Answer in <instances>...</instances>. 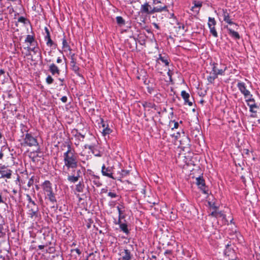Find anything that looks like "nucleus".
<instances>
[{"label":"nucleus","mask_w":260,"mask_h":260,"mask_svg":"<svg viewBox=\"0 0 260 260\" xmlns=\"http://www.w3.org/2000/svg\"><path fill=\"white\" fill-rule=\"evenodd\" d=\"M136 183H133L131 181V214H134L136 218L137 219L138 217L141 215V211L140 209H141V205L139 203V198L142 196L145 197V186L143 184L141 178L139 176L136 177Z\"/></svg>","instance_id":"f257e3e1"},{"label":"nucleus","mask_w":260,"mask_h":260,"mask_svg":"<svg viewBox=\"0 0 260 260\" xmlns=\"http://www.w3.org/2000/svg\"><path fill=\"white\" fill-rule=\"evenodd\" d=\"M34 183L33 177H32L28 181L27 186L30 187Z\"/></svg>","instance_id":"de8ad7c7"},{"label":"nucleus","mask_w":260,"mask_h":260,"mask_svg":"<svg viewBox=\"0 0 260 260\" xmlns=\"http://www.w3.org/2000/svg\"><path fill=\"white\" fill-rule=\"evenodd\" d=\"M196 184L198 186V188L202 191L203 193L205 194H209L208 187L206 185L205 181L203 176H200L196 178Z\"/></svg>","instance_id":"20e7f679"},{"label":"nucleus","mask_w":260,"mask_h":260,"mask_svg":"<svg viewBox=\"0 0 260 260\" xmlns=\"http://www.w3.org/2000/svg\"><path fill=\"white\" fill-rule=\"evenodd\" d=\"M7 9L9 10V13H12V12H13V11H14L13 8H12V7H8L7 8Z\"/></svg>","instance_id":"69168bd1"},{"label":"nucleus","mask_w":260,"mask_h":260,"mask_svg":"<svg viewBox=\"0 0 260 260\" xmlns=\"http://www.w3.org/2000/svg\"><path fill=\"white\" fill-rule=\"evenodd\" d=\"M133 106L134 108H136L137 107L140 106L139 103H137V101L135 102V103L133 104Z\"/></svg>","instance_id":"bf43d9fd"},{"label":"nucleus","mask_w":260,"mask_h":260,"mask_svg":"<svg viewBox=\"0 0 260 260\" xmlns=\"http://www.w3.org/2000/svg\"><path fill=\"white\" fill-rule=\"evenodd\" d=\"M172 73L171 72V70L169 69L168 72H167V75L168 76H169L170 80L172 79Z\"/></svg>","instance_id":"4d7b16f0"},{"label":"nucleus","mask_w":260,"mask_h":260,"mask_svg":"<svg viewBox=\"0 0 260 260\" xmlns=\"http://www.w3.org/2000/svg\"><path fill=\"white\" fill-rule=\"evenodd\" d=\"M224 254L228 257V260H236L237 258L235 251L232 247L231 242L225 245V249L224 250Z\"/></svg>","instance_id":"7ed1b4c3"},{"label":"nucleus","mask_w":260,"mask_h":260,"mask_svg":"<svg viewBox=\"0 0 260 260\" xmlns=\"http://www.w3.org/2000/svg\"><path fill=\"white\" fill-rule=\"evenodd\" d=\"M122 256L121 258L122 260H129L130 259V252L128 250L125 249L121 253Z\"/></svg>","instance_id":"5701e85b"},{"label":"nucleus","mask_w":260,"mask_h":260,"mask_svg":"<svg viewBox=\"0 0 260 260\" xmlns=\"http://www.w3.org/2000/svg\"><path fill=\"white\" fill-rule=\"evenodd\" d=\"M61 101L63 102V103H66L67 101V97L66 96H62L61 98Z\"/></svg>","instance_id":"6e6d98bb"},{"label":"nucleus","mask_w":260,"mask_h":260,"mask_svg":"<svg viewBox=\"0 0 260 260\" xmlns=\"http://www.w3.org/2000/svg\"><path fill=\"white\" fill-rule=\"evenodd\" d=\"M74 251L76 252L79 255H80L81 253V250L78 248H76V249L72 250V252H73Z\"/></svg>","instance_id":"864d4df0"},{"label":"nucleus","mask_w":260,"mask_h":260,"mask_svg":"<svg viewBox=\"0 0 260 260\" xmlns=\"http://www.w3.org/2000/svg\"><path fill=\"white\" fill-rule=\"evenodd\" d=\"M42 187L43 189L44 194L53 191L52 184L48 180L45 181L42 184Z\"/></svg>","instance_id":"9b49d317"},{"label":"nucleus","mask_w":260,"mask_h":260,"mask_svg":"<svg viewBox=\"0 0 260 260\" xmlns=\"http://www.w3.org/2000/svg\"><path fill=\"white\" fill-rule=\"evenodd\" d=\"M117 23L119 25H122L124 24V20L121 16H117L116 17Z\"/></svg>","instance_id":"4c0bfd02"},{"label":"nucleus","mask_w":260,"mask_h":260,"mask_svg":"<svg viewBox=\"0 0 260 260\" xmlns=\"http://www.w3.org/2000/svg\"><path fill=\"white\" fill-rule=\"evenodd\" d=\"M85 148H88L89 150H91L92 153L94 154L95 156H100V155L99 153H95V151H94V146L92 145H85Z\"/></svg>","instance_id":"72a5a7b5"},{"label":"nucleus","mask_w":260,"mask_h":260,"mask_svg":"<svg viewBox=\"0 0 260 260\" xmlns=\"http://www.w3.org/2000/svg\"><path fill=\"white\" fill-rule=\"evenodd\" d=\"M159 61H161L162 63H164L166 66L169 65L170 62L168 59V57L162 56L160 54H159V57L157 58L156 61V63H160Z\"/></svg>","instance_id":"6ab92c4d"},{"label":"nucleus","mask_w":260,"mask_h":260,"mask_svg":"<svg viewBox=\"0 0 260 260\" xmlns=\"http://www.w3.org/2000/svg\"><path fill=\"white\" fill-rule=\"evenodd\" d=\"M53 81H54L53 79L50 75H48L46 79V81L47 83L48 84H52L53 82Z\"/></svg>","instance_id":"37998d69"},{"label":"nucleus","mask_w":260,"mask_h":260,"mask_svg":"<svg viewBox=\"0 0 260 260\" xmlns=\"http://www.w3.org/2000/svg\"><path fill=\"white\" fill-rule=\"evenodd\" d=\"M81 174V171L80 169H73L72 174L68 175L67 179L71 183L77 182L79 180Z\"/></svg>","instance_id":"6e6552de"},{"label":"nucleus","mask_w":260,"mask_h":260,"mask_svg":"<svg viewBox=\"0 0 260 260\" xmlns=\"http://www.w3.org/2000/svg\"><path fill=\"white\" fill-rule=\"evenodd\" d=\"M247 105L249 106V107H250V106L252 105L257 106V104H256L255 102L254 103L247 102Z\"/></svg>","instance_id":"13d9d810"},{"label":"nucleus","mask_w":260,"mask_h":260,"mask_svg":"<svg viewBox=\"0 0 260 260\" xmlns=\"http://www.w3.org/2000/svg\"><path fill=\"white\" fill-rule=\"evenodd\" d=\"M225 69H224V70H222V69H218V70H217V71L216 72L217 73H215L217 76L218 75H224V72H225Z\"/></svg>","instance_id":"49530a36"},{"label":"nucleus","mask_w":260,"mask_h":260,"mask_svg":"<svg viewBox=\"0 0 260 260\" xmlns=\"http://www.w3.org/2000/svg\"><path fill=\"white\" fill-rule=\"evenodd\" d=\"M45 195V199L50 201L53 207L54 206L55 204L57 203V200L55 194L53 191L46 193Z\"/></svg>","instance_id":"ddd939ff"},{"label":"nucleus","mask_w":260,"mask_h":260,"mask_svg":"<svg viewBox=\"0 0 260 260\" xmlns=\"http://www.w3.org/2000/svg\"><path fill=\"white\" fill-rule=\"evenodd\" d=\"M135 175H134V176H135V180L134 181V182H133V183H136V176H139V174H138V173L137 172V171H135Z\"/></svg>","instance_id":"680f3d73"},{"label":"nucleus","mask_w":260,"mask_h":260,"mask_svg":"<svg viewBox=\"0 0 260 260\" xmlns=\"http://www.w3.org/2000/svg\"><path fill=\"white\" fill-rule=\"evenodd\" d=\"M216 25V21L214 18L209 17L208 18V27L215 26Z\"/></svg>","instance_id":"c85d7f7f"},{"label":"nucleus","mask_w":260,"mask_h":260,"mask_svg":"<svg viewBox=\"0 0 260 260\" xmlns=\"http://www.w3.org/2000/svg\"><path fill=\"white\" fill-rule=\"evenodd\" d=\"M35 42V38L33 36L27 35L25 40V43H28L31 45Z\"/></svg>","instance_id":"c756f323"},{"label":"nucleus","mask_w":260,"mask_h":260,"mask_svg":"<svg viewBox=\"0 0 260 260\" xmlns=\"http://www.w3.org/2000/svg\"><path fill=\"white\" fill-rule=\"evenodd\" d=\"M30 51L34 52V53H36L37 52V50H36L35 47H34L33 48H31Z\"/></svg>","instance_id":"774afa93"},{"label":"nucleus","mask_w":260,"mask_h":260,"mask_svg":"<svg viewBox=\"0 0 260 260\" xmlns=\"http://www.w3.org/2000/svg\"><path fill=\"white\" fill-rule=\"evenodd\" d=\"M153 25H154V27L155 28H156L157 29H160V27L159 26V25L157 24H156L155 23H153Z\"/></svg>","instance_id":"052dcab7"},{"label":"nucleus","mask_w":260,"mask_h":260,"mask_svg":"<svg viewBox=\"0 0 260 260\" xmlns=\"http://www.w3.org/2000/svg\"><path fill=\"white\" fill-rule=\"evenodd\" d=\"M49 71L53 75L55 74L59 75L60 73V71L58 68L54 63H52L50 66Z\"/></svg>","instance_id":"aec40b11"},{"label":"nucleus","mask_w":260,"mask_h":260,"mask_svg":"<svg viewBox=\"0 0 260 260\" xmlns=\"http://www.w3.org/2000/svg\"><path fill=\"white\" fill-rule=\"evenodd\" d=\"M111 132V130L110 128L107 127L103 130V134L104 136L109 134Z\"/></svg>","instance_id":"79ce46f5"},{"label":"nucleus","mask_w":260,"mask_h":260,"mask_svg":"<svg viewBox=\"0 0 260 260\" xmlns=\"http://www.w3.org/2000/svg\"><path fill=\"white\" fill-rule=\"evenodd\" d=\"M237 87L240 92L244 95L245 99L248 98V96H251L250 92L247 89L246 84L244 82L239 81L237 85Z\"/></svg>","instance_id":"1a4fd4ad"},{"label":"nucleus","mask_w":260,"mask_h":260,"mask_svg":"<svg viewBox=\"0 0 260 260\" xmlns=\"http://www.w3.org/2000/svg\"><path fill=\"white\" fill-rule=\"evenodd\" d=\"M202 6V2L200 1H194V6L192 7L191 10L194 11V9L196 8H199L198 10H195L196 12H198L199 11L200 8H201Z\"/></svg>","instance_id":"cd10ccee"},{"label":"nucleus","mask_w":260,"mask_h":260,"mask_svg":"<svg viewBox=\"0 0 260 260\" xmlns=\"http://www.w3.org/2000/svg\"><path fill=\"white\" fill-rule=\"evenodd\" d=\"M45 30L46 33V36L45 37V40L47 41L46 44L48 46H52L54 43L51 39L49 30L46 27L45 28Z\"/></svg>","instance_id":"a211bd4d"},{"label":"nucleus","mask_w":260,"mask_h":260,"mask_svg":"<svg viewBox=\"0 0 260 260\" xmlns=\"http://www.w3.org/2000/svg\"><path fill=\"white\" fill-rule=\"evenodd\" d=\"M0 175L2 178L10 179L12 175V171L5 165L0 164Z\"/></svg>","instance_id":"423d86ee"},{"label":"nucleus","mask_w":260,"mask_h":260,"mask_svg":"<svg viewBox=\"0 0 260 260\" xmlns=\"http://www.w3.org/2000/svg\"><path fill=\"white\" fill-rule=\"evenodd\" d=\"M222 12H223L222 16L223 17V21H225L226 23H228L229 24H230V25L233 24V25H235L236 27H239V25L237 23L234 22L232 21V19L230 18V14L228 12V10L226 9H223Z\"/></svg>","instance_id":"9d476101"},{"label":"nucleus","mask_w":260,"mask_h":260,"mask_svg":"<svg viewBox=\"0 0 260 260\" xmlns=\"http://www.w3.org/2000/svg\"><path fill=\"white\" fill-rule=\"evenodd\" d=\"M218 64L215 62H213L212 64V71L211 72H212V73H216L217 70H218V69L217 68V66Z\"/></svg>","instance_id":"a19ab883"},{"label":"nucleus","mask_w":260,"mask_h":260,"mask_svg":"<svg viewBox=\"0 0 260 260\" xmlns=\"http://www.w3.org/2000/svg\"><path fill=\"white\" fill-rule=\"evenodd\" d=\"M84 185L83 181H80L78 184L76 185V190L78 192H82L83 191Z\"/></svg>","instance_id":"393cba45"},{"label":"nucleus","mask_w":260,"mask_h":260,"mask_svg":"<svg viewBox=\"0 0 260 260\" xmlns=\"http://www.w3.org/2000/svg\"><path fill=\"white\" fill-rule=\"evenodd\" d=\"M76 137H78V138H79V137H81V138H82V140H81V141H83V139H84V137H85L84 135H82V134H80V133H79V134H78L76 135Z\"/></svg>","instance_id":"5fc2aeb1"},{"label":"nucleus","mask_w":260,"mask_h":260,"mask_svg":"<svg viewBox=\"0 0 260 260\" xmlns=\"http://www.w3.org/2000/svg\"><path fill=\"white\" fill-rule=\"evenodd\" d=\"M102 173L104 176L113 178L112 176V169L110 167L106 168L104 165L102 166Z\"/></svg>","instance_id":"2eb2a0df"},{"label":"nucleus","mask_w":260,"mask_h":260,"mask_svg":"<svg viewBox=\"0 0 260 260\" xmlns=\"http://www.w3.org/2000/svg\"><path fill=\"white\" fill-rule=\"evenodd\" d=\"M108 195L111 198H116L117 197V194L115 193L112 192H109Z\"/></svg>","instance_id":"3c124183"},{"label":"nucleus","mask_w":260,"mask_h":260,"mask_svg":"<svg viewBox=\"0 0 260 260\" xmlns=\"http://www.w3.org/2000/svg\"><path fill=\"white\" fill-rule=\"evenodd\" d=\"M28 213L30 218L37 217L39 213V208L38 205L35 203L32 204H27Z\"/></svg>","instance_id":"39448f33"},{"label":"nucleus","mask_w":260,"mask_h":260,"mask_svg":"<svg viewBox=\"0 0 260 260\" xmlns=\"http://www.w3.org/2000/svg\"><path fill=\"white\" fill-rule=\"evenodd\" d=\"M75 54H73L71 55V65L72 70L78 76H80L79 73L80 68L78 66L76 65V59L74 57Z\"/></svg>","instance_id":"f8f14e48"},{"label":"nucleus","mask_w":260,"mask_h":260,"mask_svg":"<svg viewBox=\"0 0 260 260\" xmlns=\"http://www.w3.org/2000/svg\"><path fill=\"white\" fill-rule=\"evenodd\" d=\"M120 229L122 231H123L124 233L128 234V230L127 227V225L124 223L121 224L120 225Z\"/></svg>","instance_id":"e433bc0d"},{"label":"nucleus","mask_w":260,"mask_h":260,"mask_svg":"<svg viewBox=\"0 0 260 260\" xmlns=\"http://www.w3.org/2000/svg\"><path fill=\"white\" fill-rule=\"evenodd\" d=\"M151 10V7L147 3H146L145 4L141 5V12L142 13H145L148 15L151 14V13H150Z\"/></svg>","instance_id":"f3484780"},{"label":"nucleus","mask_w":260,"mask_h":260,"mask_svg":"<svg viewBox=\"0 0 260 260\" xmlns=\"http://www.w3.org/2000/svg\"><path fill=\"white\" fill-rule=\"evenodd\" d=\"M6 200V198L3 197L2 193H0V203H5Z\"/></svg>","instance_id":"09e8293b"},{"label":"nucleus","mask_w":260,"mask_h":260,"mask_svg":"<svg viewBox=\"0 0 260 260\" xmlns=\"http://www.w3.org/2000/svg\"><path fill=\"white\" fill-rule=\"evenodd\" d=\"M181 95L184 101V104H188L189 106L192 105V102L189 100L190 94L185 90H182Z\"/></svg>","instance_id":"4468645a"},{"label":"nucleus","mask_w":260,"mask_h":260,"mask_svg":"<svg viewBox=\"0 0 260 260\" xmlns=\"http://www.w3.org/2000/svg\"><path fill=\"white\" fill-rule=\"evenodd\" d=\"M5 73V70L4 69L0 70V76L4 75Z\"/></svg>","instance_id":"0e129e2a"},{"label":"nucleus","mask_w":260,"mask_h":260,"mask_svg":"<svg viewBox=\"0 0 260 260\" xmlns=\"http://www.w3.org/2000/svg\"><path fill=\"white\" fill-rule=\"evenodd\" d=\"M208 204L210 206L211 208L213 210H217L219 208L218 206L215 205V203L214 202H212L211 201L208 202Z\"/></svg>","instance_id":"f704fd0d"},{"label":"nucleus","mask_w":260,"mask_h":260,"mask_svg":"<svg viewBox=\"0 0 260 260\" xmlns=\"http://www.w3.org/2000/svg\"><path fill=\"white\" fill-rule=\"evenodd\" d=\"M62 46L63 48L67 49L69 50H71L70 47L68 45L66 40L65 39H63L62 41Z\"/></svg>","instance_id":"58836bf2"},{"label":"nucleus","mask_w":260,"mask_h":260,"mask_svg":"<svg viewBox=\"0 0 260 260\" xmlns=\"http://www.w3.org/2000/svg\"><path fill=\"white\" fill-rule=\"evenodd\" d=\"M257 109V108H258V106H255V105H252L250 106V107H249V111L250 112H251L252 113H253L252 114H251L250 115V116L251 117H253V118H255L256 117V113H257V111L254 110V109Z\"/></svg>","instance_id":"b1692460"},{"label":"nucleus","mask_w":260,"mask_h":260,"mask_svg":"<svg viewBox=\"0 0 260 260\" xmlns=\"http://www.w3.org/2000/svg\"><path fill=\"white\" fill-rule=\"evenodd\" d=\"M174 123L173 126L172 127V129H173L174 128H177L179 126V123L177 121H175L174 120H170L169 122V125L171 127V123Z\"/></svg>","instance_id":"c9c22d12"},{"label":"nucleus","mask_w":260,"mask_h":260,"mask_svg":"<svg viewBox=\"0 0 260 260\" xmlns=\"http://www.w3.org/2000/svg\"><path fill=\"white\" fill-rule=\"evenodd\" d=\"M218 76L215 73H212V72H210V75L208 76L207 78L208 84H213L214 83L215 79Z\"/></svg>","instance_id":"4be33fe9"},{"label":"nucleus","mask_w":260,"mask_h":260,"mask_svg":"<svg viewBox=\"0 0 260 260\" xmlns=\"http://www.w3.org/2000/svg\"><path fill=\"white\" fill-rule=\"evenodd\" d=\"M165 255H171L172 254V251L171 250L167 249L165 251L164 253Z\"/></svg>","instance_id":"603ef678"},{"label":"nucleus","mask_w":260,"mask_h":260,"mask_svg":"<svg viewBox=\"0 0 260 260\" xmlns=\"http://www.w3.org/2000/svg\"><path fill=\"white\" fill-rule=\"evenodd\" d=\"M163 11H168L167 6L165 5L164 7H155L153 9L151 8L150 13L152 14L155 12H160Z\"/></svg>","instance_id":"412c9836"},{"label":"nucleus","mask_w":260,"mask_h":260,"mask_svg":"<svg viewBox=\"0 0 260 260\" xmlns=\"http://www.w3.org/2000/svg\"><path fill=\"white\" fill-rule=\"evenodd\" d=\"M24 142L26 145L29 147L37 146L38 145L37 139L34 138L31 134L29 133H27L25 135L24 139Z\"/></svg>","instance_id":"0eeeda50"},{"label":"nucleus","mask_w":260,"mask_h":260,"mask_svg":"<svg viewBox=\"0 0 260 260\" xmlns=\"http://www.w3.org/2000/svg\"><path fill=\"white\" fill-rule=\"evenodd\" d=\"M92 179H93V183L97 187H99L102 185V183L100 182L99 180V177L94 176Z\"/></svg>","instance_id":"473e14b6"},{"label":"nucleus","mask_w":260,"mask_h":260,"mask_svg":"<svg viewBox=\"0 0 260 260\" xmlns=\"http://www.w3.org/2000/svg\"><path fill=\"white\" fill-rule=\"evenodd\" d=\"M67 151L63 153V169L66 168L67 170L76 169L78 166L77 156L70 144L67 145Z\"/></svg>","instance_id":"f03ea898"},{"label":"nucleus","mask_w":260,"mask_h":260,"mask_svg":"<svg viewBox=\"0 0 260 260\" xmlns=\"http://www.w3.org/2000/svg\"><path fill=\"white\" fill-rule=\"evenodd\" d=\"M137 48V42L136 39L134 37L131 36V51H133L134 49Z\"/></svg>","instance_id":"a878e982"},{"label":"nucleus","mask_w":260,"mask_h":260,"mask_svg":"<svg viewBox=\"0 0 260 260\" xmlns=\"http://www.w3.org/2000/svg\"><path fill=\"white\" fill-rule=\"evenodd\" d=\"M26 196L28 201V204H32V203H35V201L32 200L31 197L29 194H26Z\"/></svg>","instance_id":"c03bdc74"},{"label":"nucleus","mask_w":260,"mask_h":260,"mask_svg":"<svg viewBox=\"0 0 260 260\" xmlns=\"http://www.w3.org/2000/svg\"><path fill=\"white\" fill-rule=\"evenodd\" d=\"M209 28L210 29V32L212 34V35L215 38L218 37V34L215 26H210Z\"/></svg>","instance_id":"2f4dec72"},{"label":"nucleus","mask_w":260,"mask_h":260,"mask_svg":"<svg viewBox=\"0 0 260 260\" xmlns=\"http://www.w3.org/2000/svg\"><path fill=\"white\" fill-rule=\"evenodd\" d=\"M160 1L159 0H153V4L154 5H156L157 4L160 3Z\"/></svg>","instance_id":"e2e57ef3"},{"label":"nucleus","mask_w":260,"mask_h":260,"mask_svg":"<svg viewBox=\"0 0 260 260\" xmlns=\"http://www.w3.org/2000/svg\"><path fill=\"white\" fill-rule=\"evenodd\" d=\"M218 214L219 211H217V210H214V211L209 214V216L217 218L218 217Z\"/></svg>","instance_id":"ea45409f"},{"label":"nucleus","mask_w":260,"mask_h":260,"mask_svg":"<svg viewBox=\"0 0 260 260\" xmlns=\"http://www.w3.org/2000/svg\"><path fill=\"white\" fill-rule=\"evenodd\" d=\"M241 180H242V182H243L244 183H245V182H246V179H245V177H244V176H242L241 177Z\"/></svg>","instance_id":"338daca9"},{"label":"nucleus","mask_w":260,"mask_h":260,"mask_svg":"<svg viewBox=\"0 0 260 260\" xmlns=\"http://www.w3.org/2000/svg\"><path fill=\"white\" fill-rule=\"evenodd\" d=\"M140 73H141L140 76L142 75V80H143L144 83L146 85L148 84L149 81H148V82H147V80L146 78V76L147 74L146 72H145L144 70H141L140 71Z\"/></svg>","instance_id":"7c9ffc66"},{"label":"nucleus","mask_w":260,"mask_h":260,"mask_svg":"<svg viewBox=\"0 0 260 260\" xmlns=\"http://www.w3.org/2000/svg\"><path fill=\"white\" fill-rule=\"evenodd\" d=\"M224 28H226L228 29L229 34L231 37L235 40H239L240 39V36L238 32L229 28L228 25L224 26Z\"/></svg>","instance_id":"dca6fc26"},{"label":"nucleus","mask_w":260,"mask_h":260,"mask_svg":"<svg viewBox=\"0 0 260 260\" xmlns=\"http://www.w3.org/2000/svg\"><path fill=\"white\" fill-rule=\"evenodd\" d=\"M18 21V22L25 23L26 19L24 17L21 16V17H19Z\"/></svg>","instance_id":"8fccbe9b"},{"label":"nucleus","mask_w":260,"mask_h":260,"mask_svg":"<svg viewBox=\"0 0 260 260\" xmlns=\"http://www.w3.org/2000/svg\"><path fill=\"white\" fill-rule=\"evenodd\" d=\"M218 217H222V219L224 224H229V221L226 219V216L225 214L221 211H219Z\"/></svg>","instance_id":"bb28decb"},{"label":"nucleus","mask_w":260,"mask_h":260,"mask_svg":"<svg viewBox=\"0 0 260 260\" xmlns=\"http://www.w3.org/2000/svg\"><path fill=\"white\" fill-rule=\"evenodd\" d=\"M252 96H253V95H252V94H251V96H248V98L246 99V102L247 103V102L254 103L255 102V100L252 98Z\"/></svg>","instance_id":"a18cd8bd"}]
</instances>
